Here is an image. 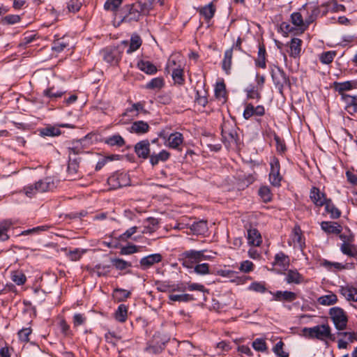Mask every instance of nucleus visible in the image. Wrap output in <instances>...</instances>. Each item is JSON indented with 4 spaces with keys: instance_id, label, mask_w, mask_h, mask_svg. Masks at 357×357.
I'll return each mask as SVG.
<instances>
[{
    "instance_id": "nucleus-13",
    "label": "nucleus",
    "mask_w": 357,
    "mask_h": 357,
    "mask_svg": "<svg viewBox=\"0 0 357 357\" xmlns=\"http://www.w3.org/2000/svg\"><path fill=\"white\" fill-rule=\"evenodd\" d=\"M150 143L149 140H142L135 146V151L139 158L146 159L150 158Z\"/></svg>"
},
{
    "instance_id": "nucleus-57",
    "label": "nucleus",
    "mask_w": 357,
    "mask_h": 357,
    "mask_svg": "<svg viewBox=\"0 0 357 357\" xmlns=\"http://www.w3.org/2000/svg\"><path fill=\"white\" fill-rule=\"evenodd\" d=\"M82 3L79 0H70L67 3L69 12H77L81 8Z\"/></svg>"
},
{
    "instance_id": "nucleus-27",
    "label": "nucleus",
    "mask_w": 357,
    "mask_h": 357,
    "mask_svg": "<svg viewBox=\"0 0 357 357\" xmlns=\"http://www.w3.org/2000/svg\"><path fill=\"white\" fill-rule=\"evenodd\" d=\"M190 230L196 235H204L208 231L207 222L199 220L195 222L190 226Z\"/></svg>"
},
{
    "instance_id": "nucleus-29",
    "label": "nucleus",
    "mask_w": 357,
    "mask_h": 357,
    "mask_svg": "<svg viewBox=\"0 0 357 357\" xmlns=\"http://www.w3.org/2000/svg\"><path fill=\"white\" fill-rule=\"evenodd\" d=\"M286 281L289 284H300L303 281V277L296 270H289L286 273Z\"/></svg>"
},
{
    "instance_id": "nucleus-4",
    "label": "nucleus",
    "mask_w": 357,
    "mask_h": 357,
    "mask_svg": "<svg viewBox=\"0 0 357 357\" xmlns=\"http://www.w3.org/2000/svg\"><path fill=\"white\" fill-rule=\"evenodd\" d=\"M272 79L275 87L280 94H283V90L286 86H290L289 77L280 68H276L272 70Z\"/></svg>"
},
{
    "instance_id": "nucleus-1",
    "label": "nucleus",
    "mask_w": 357,
    "mask_h": 357,
    "mask_svg": "<svg viewBox=\"0 0 357 357\" xmlns=\"http://www.w3.org/2000/svg\"><path fill=\"white\" fill-rule=\"evenodd\" d=\"M205 252L206 250H185L179 255L178 260L183 266L188 268H192L194 267L195 264L211 258V256L206 255Z\"/></svg>"
},
{
    "instance_id": "nucleus-5",
    "label": "nucleus",
    "mask_w": 357,
    "mask_h": 357,
    "mask_svg": "<svg viewBox=\"0 0 357 357\" xmlns=\"http://www.w3.org/2000/svg\"><path fill=\"white\" fill-rule=\"evenodd\" d=\"M159 137L165 140L167 146L173 149H179V146L183 142V135L178 132L167 135L165 131H162L159 133Z\"/></svg>"
},
{
    "instance_id": "nucleus-11",
    "label": "nucleus",
    "mask_w": 357,
    "mask_h": 357,
    "mask_svg": "<svg viewBox=\"0 0 357 357\" xmlns=\"http://www.w3.org/2000/svg\"><path fill=\"white\" fill-rule=\"evenodd\" d=\"M126 8L128 13L123 17V21L125 22H137L140 20L141 16L144 15L141 9L137 7V3L128 5Z\"/></svg>"
},
{
    "instance_id": "nucleus-18",
    "label": "nucleus",
    "mask_w": 357,
    "mask_h": 357,
    "mask_svg": "<svg viewBox=\"0 0 357 357\" xmlns=\"http://www.w3.org/2000/svg\"><path fill=\"white\" fill-rule=\"evenodd\" d=\"M301 8L306 10V13L304 15V20L305 22V26L307 27L314 21L319 11L317 8L312 5H305Z\"/></svg>"
},
{
    "instance_id": "nucleus-43",
    "label": "nucleus",
    "mask_w": 357,
    "mask_h": 357,
    "mask_svg": "<svg viewBox=\"0 0 357 357\" xmlns=\"http://www.w3.org/2000/svg\"><path fill=\"white\" fill-rule=\"evenodd\" d=\"M12 222L6 220L0 223V241H6L8 239L9 236L7 234V231L11 227Z\"/></svg>"
},
{
    "instance_id": "nucleus-12",
    "label": "nucleus",
    "mask_w": 357,
    "mask_h": 357,
    "mask_svg": "<svg viewBox=\"0 0 357 357\" xmlns=\"http://www.w3.org/2000/svg\"><path fill=\"white\" fill-rule=\"evenodd\" d=\"M288 243L289 245L293 244L294 247H298L299 248L303 249L305 243L303 239L302 231L299 226L296 225L294 227Z\"/></svg>"
},
{
    "instance_id": "nucleus-30",
    "label": "nucleus",
    "mask_w": 357,
    "mask_h": 357,
    "mask_svg": "<svg viewBox=\"0 0 357 357\" xmlns=\"http://www.w3.org/2000/svg\"><path fill=\"white\" fill-rule=\"evenodd\" d=\"M137 67L148 75H153L157 72V68L149 61H139Z\"/></svg>"
},
{
    "instance_id": "nucleus-32",
    "label": "nucleus",
    "mask_w": 357,
    "mask_h": 357,
    "mask_svg": "<svg viewBox=\"0 0 357 357\" xmlns=\"http://www.w3.org/2000/svg\"><path fill=\"white\" fill-rule=\"evenodd\" d=\"M340 250L344 255L353 257L357 252V245L348 242H343L340 245Z\"/></svg>"
},
{
    "instance_id": "nucleus-63",
    "label": "nucleus",
    "mask_w": 357,
    "mask_h": 357,
    "mask_svg": "<svg viewBox=\"0 0 357 357\" xmlns=\"http://www.w3.org/2000/svg\"><path fill=\"white\" fill-rule=\"evenodd\" d=\"M25 195L29 197H32L38 192L36 183L33 185H29L24 188Z\"/></svg>"
},
{
    "instance_id": "nucleus-40",
    "label": "nucleus",
    "mask_w": 357,
    "mask_h": 357,
    "mask_svg": "<svg viewBox=\"0 0 357 357\" xmlns=\"http://www.w3.org/2000/svg\"><path fill=\"white\" fill-rule=\"evenodd\" d=\"M128 316V307L121 304L115 312V319L120 322H125Z\"/></svg>"
},
{
    "instance_id": "nucleus-37",
    "label": "nucleus",
    "mask_w": 357,
    "mask_h": 357,
    "mask_svg": "<svg viewBox=\"0 0 357 357\" xmlns=\"http://www.w3.org/2000/svg\"><path fill=\"white\" fill-rule=\"evenodd\" d=\"M105 142L111 146L121 147L125 144V141L119 135H114L105 139Z\"/></svg>"
},
{
    "instance_id": "nucleus-46",
    "label": "nucleus",
    "mask_w": 357,
    "mask_h": 357,
    "mask_svg": "<svg viewBox=\"0 0 357 357\" xmlns=\"http://www.w3.org/2000/svg\"><path fill=\"white\" fill-rule=\"evenodd\" d=\"M164 86V80L162 77H155L152 79L151 82H149L146 84V88L150 89H160Z\"/></svg>"
},
{
    "instance_id": "nucleus-28",
    "label": "nucleus",
    "mask_w": 357,
    "mask_h": 357,
    "mask_svg": "<svg viewBox=\"0 0 357 357\" xmlns=\"http://www.w3.org/2000/svg\"><path fill=\"white\" fill-rule=\"evenodd\" d=\"M321 229L328 234H340L342 231L341 226L337 222H322L321 224Z\"/></svg>"
},
{
    "instance_id": "nucleus-26",
    "label": "nucleus",
    "mask_w": 357,
    "mask_h": 357,
    "mask_svg": "<svg viewBox=\"0 0 357 357\" xmlns=\"http://www.w3.org/2000/svg\"><path fill=\"white\" fill-rule=\"evenodd\" d=\"M170 157V153L166 150H162L160 153L150 155V163L153 165H157L160 162H165Z\"/></svg>"
},
{
    "instance_id": "nucleus-61",
    "label": "nucleus",
    "mask_w": 357,
    "mask_h": 357,
    "mask_svg": "<svg viewBox=\"0 0 357 357\" xmlns=\"http://www.w3.org/2000/svg\"><path fill=\"white\" fill-rule=\"evenodd\" d=\"M12 280L15 282L17 284L21 285L25 282L26 277L23 273L17 272L13 274Z\"/></svg>"
},
{
    "instance_id": "nucleus-3",
    "label": "nucleus",
    "mask_w": 357,
    "mask_h": 357,
    "mask_svg": "<svg viewBox=\"0 0 357 357\" xmlns=\"http://www.w3.org/2000/svg\"><path fill=\"white\" fill-rule=\"evenodd\" d=\"M330 317L336 329L343 331L347 326L348 319L345 312L340 307H332L329 310Z\"/></svg>"
},
{
    "instance_id": "nucleus-2",
    "label": "nucleus",
    "mask_w": 357,
    "mask_h": 357,
    "mask_svg": "<svg viewBox=\"0 0 357 357\" xmlns=\"http://www.w3.org/2000/svg\"><path fill=\"white\" fill-rule=\"evenodd\" d=\"M303 333L306 337L310 339L335 340V336L331 333V328L328 324L317 325L312 328H304Z\"/></svg>"
},
{
    "instance_id": "nucleus-54",
    "label": "nucleus",
    "mask_w": 357,
    "mask_h": 357,
    "mask_svg": "<svg viewBox=\"0 0 357 357\" xmlns=\"http://www.w3.org/2000/svg\"><path fill=\"white\" fill-rule=\"evenodd\" d=\"M194 271L199 275H206L209 273V265L206 263L194 266Z\"/></svg>"
},
{
    "instance_id": "nucleus-58",
    "label": "nucleus",
    "mask_w": 357,
    "mask_h": 357,
    "mask_svg": "<svg viewBox=\"0 0 357 357\" xmlns=\"http://www.w3.org/2000/svg\"><path fill=\"white\" fill-rule=\"evenodd\" d=\"M253 268H254L253 263L249 260H245L241 263L239 269L241 272L248 273L252 271Z\"/></svg>"
},
{
    "instance_id": "nucleus-47",
    "label": "nucleus",
    "mask_w": 357,
    "mask_h": 357,
    "mask_svg": "<svg viewBox=\"0 0 357 357\" xmlns=\"http://www.w3.org/2000/svg\"><path fill=\"white\" fill-rule=\"evenodd\" d=\"M284 343L282 341H279L273 348V352L278 357H289V354L283 350Z\"/></svg>"
},
{
    "instance_id": "nucleus-16",
    "label": "nucleus",
    "mask_w": 357,
    "mask_h": 357,
    "mask_svg": "<svg viewBox=\"0 0 357 357\" xmlns=\"http://www.w3.org/2000/svg\"><path fill=\"white\" fill-rule=\"evenodd\" d=\"M162 257L159 253L149 255L148 256L143 257L140 260V266L142 269L145 270L150 268L155 264L160 262L162 261Z\"/></svg>"
},
{
    "instance_id": "nucleus-60",
    "label": "nucleus",
    "mask_w": 357,
    "mask_h": 357,
    "mask_svg": "<svg viewBox=\"0 0 357 357\" xmlns=\"http://www.w3.org/2000/svg\"><path fill=\"white\" fill-rule=\"evenodd\" d=\"M31 333V330L29 328H22L18 332V337L22 342H28L29 340V336Z\"/></svg>"
},
{
    "instance_id": "nucleus-9",
    "label": "nucleus",
    "mask_w": 357,
    "mask_h": 357,
    "mask_svg": "<svg viewBox=\"0 0 357 357\" xmlns=\"http://www.w3.org/2000/svg\"><path fill=\"white\" fill-rule=\"evenodd\" d=\"M142 43L141 38L137 34H133L130 38V43L126 40L122 41L120 47L121 49L127 47L126 52L131 54L140 47Z\"/></svg>"
},
{
    "instance_id": "nucleus-21",
    "label": "nucleus",
    "mask_w": 357,
    "mask_h": 357,
    "mask_svg": "<svg viewBox=\"0 0 357 357\" xmlns=\"http://www.w3.org/2000/svg\"><path fill=\"white\" fill-rule=\"evenodd\" d=\"M340 291L341 294L349 301L357 302V289L349 286L341 287Z\"/></svg>"
},
{
    "instance_id": "nucleus-23",
    "label": "nucleus",
    "mask_w": 357,
    "mask_h": 357,
    "mask_svg": "<svg viewBox=\"0 0 357 357\" xmlns=\"http://www.w3.org/2000/svg\"><path fill=\"white\" fill-rule=\"evenodd\" d=\"M149 128L150 126L146 122L143 121H137L132 123L130 131L138 135H142L148 132Z\"/></svg>"
},
{
    "instance_id": "nucleus-7",
    "label": "nucleus",
    "mask_w": 357,
    "mask_h": 357,
    "mask_svg": "<svg viewBox=\"0 0 357 357\" xmlns=\"http://www.w3.org/2000/svg\"><path fill=\"white\" fill-rule=\"evenodd\" d=\"M80 159L77 157H72L69 158L66 177L68 180H75L81 177V174L79 172V164Z\"/></svg>"
},
{
    "instance_id": "nucleus-17",
    "label": "nucleus",
    "mask_w": 357,
    "mask_h": 357,
    "mask_svg": "<svg viewBox=\"0 0 357 357\" xmlns=\"http://www.w3.org/2000/svg\"><path fill=\"white\" fill-rule=\"evenodd\" d=\"M305 13L306 10L305 9L301 8L298 12H294L291 15V23L302 30H305L307 28V26H305V22L304 20V15Z\"/></svg>"
},
{
    "instance_id": "nucleus-10",
    "label": "nucleus",
    "mask_w": 357,
    "mask_h": 357,
    "mask_svg": "<svg viewBox=\"0 0 357 357\" xmlns=\"http://www.w3.org/2000/svg\"><path fill=\"white\" fill-rule=\"evenodd\" d=\"M338 336L344 337L337 340V348L339 349H347L349 343L357 341V333L354 332H339Z\"/></svg>"
},
{
    "instance_id": "nucleus-15",
    "label": "nucleus",
    "mask_w": 357,
    "mask_h": 357,
    "mask_svg": "<svg viewBox=\"0 0 357 357\" xmlns=\"http://www.w3.org/2000/svg\"><path fill=\"white\" fill-rule=\"evenodd\" d=\"M121 47L107 50L104 54V59L109 63L116 64L121 59L122 50Z\"/></svg>"
},
{
    "instance_id": "nucleus-53",
    "label": "nucleus",
    "mask_w": 357,
    "mask_h": 357,
    "mask_svg": "<svg viewBox=\"0 0 357 357\" xmlns=\"http://www.w3.org/2000/svg\"><path fill=\"white\" fill-rule=\"evenodd\" d=\"M356 87V85L355 82L347 81V82H342V83H338L337 89L339 92H342L344 91L351 90Z\"/></svg>"
},
{
    "instance_id": "nucleus-33",
    "label": "nucleus",
    "mask_w": 357,
    "mask_h": 357,
    "mask_svg": "<svg viewBox=\"0 0 357 357\" xmlns=\"http://www.w3.org/2000/svg\"><path fill=\"white\" fill-rule=\"evenodd\" d=\"M158 220L154 218H149L144 222L142 233H153L158 227Z\"/></svg>"
},
{
    "instance_id": "nucleus-45",
    "label": "nucleus",
    "mask_w": 357,
    "mask_h": 357,
    "mask_svg": "<svg viewBox=\"0 0 357 357\" xmlns=\"http://www.w3.org/2000/svg\"><path fill=\"white\" fill-rule=\"evenodd\" d=\"M169 299L172 301L188 302L190 301H193L194 297L192 295L188 294L181 295L170 294L169 296Z\"/></svg>"
},
{
    "instance_id": "nucleus-59",
    "label": "nucleus",
    "mask_w": 357,
    "mask_h": 357,
    "mask_svg": "<svg viewBox=\"0 0 357 357\" xmlns=\"http://www.w3.org/2000/svg\"><path fill=\"white\" fill-rule=\"evenodd\" d=\"M63 93V91H55L54 87L44 91V94L50 98H57L61 97Z\"/></svg>"
},
{
    "instance_id": "nucleus-19",
    "label": "nucleus",
    "mask_w": 357,
    "mask_h": 357,
    "mask_svg": "<svg viewBox=\"0 0 357 357\" xmlns=\"http://www.w3.org/2000/svg\"><path fill=\"white\" fill-rule=\"evenodd\" d=\"M310 199L318 206H324L327 202L325 195L320 192L317 188H312L310 192Z\"/></svg>"
},
{
    "instance_id": "nucleus-8",
    "label": "nucleus",
    "mask_w": 357,
    "mask_h": 357,
    "mask_svg": "<svg viewBox=\"0 0 357 357\" xmlns=\"http://www.w3.org/2000/svg\"><path fill=\"white\" fill-rule=\"evenodd\" d=\"M280 162L278 159L273 158L271 162V172L269 174V180L271 183L276 187L280 185L282 176L280 174Z\"/></svg>"
},
{
    "instance_id": "nucleus-49",
    "label": "nucleus",
    "mask_w": 357,
    "mask_h": 357,
    "mask_svg": "<svg viewBox=\"0 0 357 357\" xmlns=\"http://www.w3.org/2000/svg\"><path fill=\"white\" fill-rule=\"evenodd\" d=\"M108 266H102L100 264L96 265L92 270L91 273L96 275L98 277L103 276L107 274L109 272Z\"/></svg>"
},
{
    "instance_id": "nucleus-35",
    "label": "nucleus",
    "mask_w": 357,
    "mask_h": 357,
    "mask_svg": "<svg viewBox=\"0 0 357 357\" xmlns=\"http://www.w3.org/2000/svg\"><path fill=\"white\" fill-rule=\"evenodd\" d=\"M200 15H202L206 20H211L215 14V7L212 3L202 7L199 9Z\"/></svg>"
},
{
    "instance_id": "nucleus-62",
    "label": "nucleus",
    "mask_w": 357,
    "mask_h": 357,
    "mask_svg": "<svg viewBox=\"0 0 357 357\" xmlns=\"http://www.w3.org/2000/svg\"><path fill=\"white\" fill-rule=\"evenodd\" d=\"M42 135L44 136H56L60 134V130L55 128H46L40 131Z\"/></svg>"
},
{
    "instance_id": "nucleus-56",
    "label": "nucleus",
    "mask_w": 357,
    "mask_h": 357,
    "mask_svg": "<svg viewBox=\"0 0 357 357\" xmlns=\"http://www.w3.org/2000/svg\"><path fill=\"white\" fill-rule=\"evenodd\" d=\"M113 265L118 270H124L127 267L130 266V264L121 259H112Z\"/></svg>"
},
{
    "instance_id": "nucleus-25",
    "label": "nucleus",
    "mask_w": 357,
    "mask_h": 357,
    "mask_svg": "<svg viewBox=\"0 0 357 357\" xmlns=\"http://www.w3.org/2000/svg\"><path fill=\"white\" fill-rule=\"evenodd\" d=\"M156 1H160L162 4L161 0H138L137 7L141 9V12L144 15H147L153 10L154 3Z\"/></svg>"
},
{
    "instance_id": "nucleus-52",
    "label": "nucleus",
    "mask_w": 357,
    "mask_h": 357,
    "mask_svg": "<svg viewBox=\"0 0 357 357\" xmlns=\"http://www.w3.org/2000/svg\"><path fill=\"white\" fill-rule=\"evenodd\" d=\"M335 56V52L333 51H328L324 52L320 56V61L324 64L331 63Z\"/></svg>"
},
{
    "instance_id": "nucleus-24",
    "label": "nucleus",
    "mask_w": 357,
    "mask_h": 357,
    "mask_svg": "<svg viewBox=\"0 0 357 357\" xmlns=\"http://www.w3.org/2000/svg\"><path fill=\"white\" fill-rule=\"evenodd\" d=\"M274 300L278 301H285L291 302L296 298V294L294 292L289 291H277L273 294Z\"/></svg>"
},
{
    "instance_id": "nucleus-51",
    "label": "nucleus",
    "mask_w": 357,
    "mask_h": 357,
    "mask_svg": "<svg viewBox=\"0 0 357 357\" xmlns=\"http://www.w3.org/2000/svg\"><path fill=\"white\" fill-rule=\"evenodd\" d=\"M123 1V0H107L104 5V8L107 10H116L122 3Z\"/></svg>"
},
{
    "instance_id": "nucleus-41",
    "label": "nucleus",
    "mask_w": 357,
    "mask_h": 357,
    "mask_svg": "<svg viewBox=\"0 0 357 357\" xmlns=\"http://www.w3.org/2000/svg\"><path fill=\"white\" fill-rule=\"evenodd\" d=\"M326 211L331 215V218H338L340 216V211L334 206L331 199H328L324 204Z\"/></svg>"
},
{
    "instance_id": "nucleus-50",
    "label": "nucleus",
    "mask_w": 357,
    "mask_h": 357,
    "mask_svg": "<svg viewBox=\"0 0 357 357\" xmlns=\"http://www.w3.org/2000/svg\"><path fill=\"white\" fill-rule=\"evenodd\" d=\"M252 347L257 351H266L267 349V346L264 340L261 338H257L252 342Z\"/></svg>"
},
{
    "instance_id": "nucleus-14",
    "label": "nucleus",
    "mask_w": 357,
    "mask_h": 357,
    "mask_svg": "<svg viewBox=\"0 0 357 357\" xmlns=\"http://www.w3.org/2000/svg\"><path fill=\"white\" fill-rule=\"evenodd\" d=\"M229 123H224L222 126V137L228 141L229 143L231 142H237L238 135L236 131V129L231 126Z\"/></svg>"
},
{
    "instance_id": "nucleus-6",
    "label": "nucleus",
    "mask_w": 357,
    "mask_h": 357,
    "mask_svg": "<svg viewBox=\"0 0 357 357\" xmlns=\"http://www.w3.org/2000/svg\"><path fill=\"white\" fill-rule=\"evenodd\" d=\"M166 70L168 73L172 72V77L174 81L178 84H182L183 79V69L181 66H176L174 60L169 59L167 63Z\"/></svg>"
},
{
    "instance_id": "nucleus-36",
    "label": "nucleus",
    "mask_w": 357,
    "mask_h": 357,
    "mask_svg": "<svg viewBox=\"0 0 357 357\" xmlns=\"http://www.w3.org/2000/svg\"><path fill=\"white\" fill-rule=\"evenodd\" d=\"M301 40L297 38L291 39L290 43V55L294 57L299 56L301 50Z\"/></svg>"
},
{
    "instance_id": "nucleus-31",
    "label": "nucleus",
    "mask_w": 357,
    "mask_h": 357,
    "mask_svg": "<svg viewBox=\"0 0 357 357\" xmlns=\"http://www.w3.org/2000/svg\"><path fill=\"white\" fill-rule=\"evenodd\" d=\"M38 192H43L52 190L54 187L50 178H46L36 183Z\"/></svg>"
},
{
    "instance_id": "nucleus-34",
    "label": "nucleus",
    "mask_w": 357,
    "mask_h": 357,
    "mask_svg": "<svg viewBox=\"0 0 357 357\" xmlns=\"http://www.w3.org/2000/svg\"><path fill=\"white\" fill-rule=\"evenodd\" d=\"M232 55L233 47L227 50L225 52L224 59L222 60V69L227 73H229L231 69Z\"/></svg>"
},
{
    "instance_id": "nucleus-39",
    "label": "nucleus",
    "mask_w": 357,
    "mask_h": 357,
    "mask_svg": "<svg viewBox=\"0 0 357 357\" xmlns=\"http://www.w3.org/2000/svg\"><path fill=\"white\" fill-rule=\"evenodd\" d=\"M69 158L70 156L76 157V155H78L83 152V146L82 145V142L80 141H75L72 143V145L68 147Z\"/></svg>"
},
{
    "instance_id": "nucleus-44",
    "label": "nucleus",
    "mask_w": 357,
    "mask_h": 357,
    "mask_svg": "<svg viewBox=\"0 0 357 357\" xmlns=\"http://www.w3.org/2000/svg\"><path fill=\"white\" fill-rule=\"evenodd\" d=\"M321 264L325 267L327 270L330 271H342L344 270V266L342 263L340 262H331L328 260L324 259L321 261Z\"/></svg>"
},
{
    "instance_id": "nucleus-48",
    "label": "nucleus",
    "mask_w": 357,
    "mask_h": 357,
    "mask_svg": "<svg viewBox=\"0 0 357 357\" xmlns=\"http://www.w3.org/2000/svg\"><path fill=\"white\" fill-rule=\"evenodd\" d=\"M136 112L135 116H137L139 112H144L146 113V111L144 109V104L142 102H137L132 105L131 107L128 108L126 109V112H125L124 115H126L127 113Z\"/></svg>"
},
{
    "instance_id": "nucleus-38",
    "label": "nucleus",
    "mask_w": 357,
    "mask_h": 357,
    "mask_svg": "<svg viewBox=\"0 0 357 357\" xmlns=\"http://www.w3.org/2000/svg\"><path fill=\"white\" fill-rule=\"evenodd\" d=\"M337 301V296L334 294H329L320 296L317 299V302L322 305H331L335 304Z\"/></svg>"
},
{
    "instance_id": "nucleus-64",
    "label": "nucleus",
    "mask_w": 357,
    "mask_h": 357,
    "mask_svg": "<svg viewBox=\"0 0 357 357\" xmlns=\"http://www.w3.org/2000/svg\"><path fill=\"white\" fill-rule=\"evenodd\" d=\"M342 99L347 102V105H357V96L343 95Z\"/></svg>"
},
{
    "instance_id": "nucleus-42",
    "label": "nucleus",
    "mask_w": 357,
    "mask_h": 357,
    "mask_svg": "<svg viewBox=\"0 0 357 357\" xmlns=\"http://www.w3.org/2000/svg\"><path fill=\"white\" fill-rule=\"evenodd\" d=\"M256 65L261 68H266V50L264 45H259Z\"/></svg>"
},
{
    "instance_id": "nucleus-55",
    "label": "nucleus",
    "mask_w": 357,
    "mask_h": 357,
    "mask_svg": "<svg viewBox=\"0 0 357 357\" xmlns=\"http://www.w3.org/2000/svg\"><path fill=\"white\" fill-rule=\"evenodd\" d=\"M259 195L264 202H269L271 199L270 189L266 186L261 187L259 190Z\"/></svg>"
},
{
    "instance_id": "nucleus-22",
    "label": "nucleus",
    "mask_w": 357,
    "mask_h": 357,
    "mask_svg": "<svg viewBox=\"0 0 357 357\" xmlns=\"http://www.w3.org/2000/svg\"><path fill=\"white\" fill-rule=\"evenodd\" d=\"M248 243L252 246H259L262 242L260 233L256 229L248 230Z\"/></svg>"
},
{
    "instance_id": "nucleus-20",
    "label": "nucleus",
    "mask_w": 357,
    "mask_h": 357,
    "mask_svg": "<svg viewBox=\"0 0 357 357\" xmlns=\"http://www.w3.org/2000/svg\"><path fill=\"white\" fill-rule=\"evenodd\" d=\"M273 265L280 267L282 270H286L289 266V258L284 253L278 252L275 255Z\"/></svg>"
}]
</instances>
